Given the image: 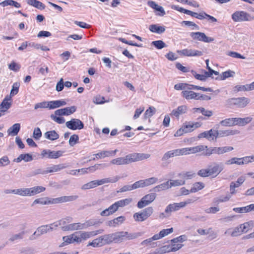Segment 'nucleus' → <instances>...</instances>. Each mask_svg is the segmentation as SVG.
<instances>
[{
  "label": "nucleus",
  "instance_id": "f257e3e1",
  "mask_svg": "<svg viewBox=\"0 0 254 254\" xmlns=\"http://www.w3.org/2000/svg\"><path fill=\"white\" fill-rule=\"evenodd\" d=\"M107 245L112 243H120L127 240L136 239L141 235L138 233H128L127 231H120L114 233L104 235Z\"/></svg>",
  "mask_w": 254,
  "mask_h": 254
},
{
  "label": "nucleus",
  "instance_id": "f03ea898",
  "mask_svg": "<svg viewBox=\"0 0 254 254\" xmlns=\"http://www.w3.org/2000/svg\"><path fill=\"white\" fill-rule=\"evenodd\" d=\"M150 155L144 153H132L126 155L124 157H119L112 160L111 163L118 165L128 164L149 158Z\"/></svg>",
  "mask_w": 254,
  "mask_h": 254
},
{
  "label": "nucleus",
  "instance_id": "7ed1b4c3",
  "mask_svg": "<svg viewBox=\"0 0 254 254\" xmlns=\"http://www.w3.org/2000/svg\"><path fill=\"white\" fill-rule=\"evenodd\" d=\"M65 223V221H61L59 223L57 222L51 224L50 225H42L39 227L36 231L30 236L29 239L30 240H34L37 238L39 237L40 236L47 233L48 232L51 231L54 229V228H56L59 225H64Z\"/></svg>",
  "mask_w": 254,
  "mask_h": 254
},
{
  "label": "nucleus",
  "instance_id": "20e7f679",
  "mask_svg": "<svg viewBox=\"0 0 254 254\" xmlns=\"http://www.w3.org/2000/svg\"><path fill=\"white\" fill-rule=\"evenodd\" d=\"M234 149L232 146H223V147H210L205 148V151L202 153V154L209 156L212 154L222 155L225 153L231 151Z\"/></svg>",
  "mask_w": 254,
  "mask_h": 254
},
{
  "label": "nucleus",
  "instance_id": "39448f33",
  "mask_svg": "<svg viewBox=\"0 0 254 254\" xmlns=\"http://www.w3.org/2000/svg\"><path fill=\"white\" fill-rule=\"evenodd\" d=\"M232 19L235 22L250 21L254 19V16L244 11H236L232 15Z\"/></svg>",
  "mask_w": 254,
  "mask_h": 254
},
{
  "label": "nucleus",
  "instance_id": "423d86ee",
  "mask_svg": "<svg viewBox=\"0 0 254 254\" xmlns=\"http://www.w3.org/2000/svg\"><path fill=\"white\" fill-rule=\"evenodd\" d=\"M250 101L248 98L243 97L229 99L227 100V103L230 106L235 105L238 108H244L250 103Z\"/></svg>",
  "mask_w": 254,
  "mask_h": 254
},
{
  "label": "nucleus",
  "instance_id": "0eeeda50",
  "mask_svg": "<svg viewBox=\"0 0 254 254\" xmlns=\"http://www.w3.org/2000/svg\"><path fill=\"white\" fill-rule=\"evenodd\" d=\"M205 148H207L206 145H198L194 147H187L181 148L182 155L190 154V153H196L199 152L205 151Z\"/></svg>",
  "mask_w": 254,
  "mask_h": 254
},
{
  "label": "nucleus",
  "instance_id": "6e6552de",
  "mask_svg": "<svg viewBox=\"0 0 254 254\" xmlns=\"http://www.w3.org/2000/svg\"><path fill=\"white\" fill-rule=\"evenodd\" d=\"M190 36L194 40L206 43H210L214 40V38L207 37L204 33L200 32H191L190 34Z\"/></svg>",
  "mask_w": 254,
  "mask_h": 254
},
{
  "label": "nucleus",
  "instance_id": "1a4fd4ad",
  "mask_svg": "<svg viewBox=\"0 0 254 254\" xmlns=\"http://www.w3.org/2000/svg\"><path fill=\"white\" fill-rule=\"evenodd\" d=\"M66 126L72 130L81 129L84 128V124L78 119H72L66 122Z\"/></svg>",
  "mask_w": 254,
  "mask_h": 254
},
{
  "label": "nucleus",
  "instance_id": "9d476101",
  "mask_svg": "<svg viewBox=\"0 0 254 254\" xmlns=\"http://www.w3.org/2000/svg\"><path fill=\"white\" fill-rule=\"evenodd\" d=\"M62 151H51L50 150L44 149L41 154L43 157H47L49 159H57L63 155Z\"/></svg>",
  "mask_w": 254,
  "mask_h": 254
},
{
  "label": "nucleus",
  "instance_id": "9b49d317",
  "mask_svg": "<svg viewBox=\"0 0 254 254\" xmlns=\"http://www.w3.org/2000/svg\"><path fill=\"white\" fill-rule=\"evenodd\" d=\"M177 53L180 55L187 57H200L203 55L202 52L191 49H185L182 50H178Z\"/></svg>",
  "mask_w": 254,
  "mask_h": 254
},
{
  "label": "nucleus",
  "instance_id": "f8f14e48",
  "mask_svg": "<svg viewBox=\"0 0 254 254\" xmlns=\"http://www.w3.org/2000/svg\"><path fill=\"white\" fill-rule=\"evenodd\" d=\"M180 155H182L181 149L170 150L164 153L161 158V160L163 162L166 163L169 159Z\"/></svg>",
  "mask_w": 254,
  "mask_h": 254
},
{
  "label": "nucleus",
  "instance_id": "ddd939ff",
  "mask_svg": "<svg viewBox=\"0 0 254 254\" xmlns=\"http://www.w3.org/2000/svg\"><path fill=\"white\" fill-rule=\"evenodd\" d=\"M76 110V107L72 106L70 107L58 109L55 111V114L58 116H68L74 113Z\"/></svg>",
  "mask_w": 254,
  "mask_h": 254
},
{
  "label": "nucleus",
  "instance_id": "4468645a",
  "mask_svg": "<svg viewBox=\"0 0 254 254\" xmlns=\"http://www.w3.org/2000/svg\"><path fill=\"white\" fill-rule=\"evenodd\" d=\"M201 126V124L198 122H186L182 126L185 133L190 132Z\"/></svg>",
  "mask_w": 254,
  "mask_h": 254
},
{
  "label": "nucleus",
  "instance_id": "2eb2a0df",
  "mask_svg": "<svg viewBox=\"0 0 254 254\" xmlns=\"http://www.w3.org/2000/svg\"><path fill=\"white\" fill-rule=\"evenodd\" d=\"M83 226V223H71L63 226L62 230L64 231L82 230L84 229Z\"/></svg>",
  "mask_w": 254,
  "mask_h": 254
},
{
  "label": "nucleus",
  "instance_id": "dca6fc26",
  "mask_svg": "<svg viewBox=\"0 0 254 254\" xmlns=\"http://www.w3.org/2000/svg\"><path fill=\"white\" fill-rule=\"evenodd\" d=\"M77 195H69V196H63L56 198H53V202L55 203H59L64 202L72 201L75 200L78 198Z\"/></svg>",
  "mask_w": 254,
  "mask_h": 254
},
{
  "label": "nucleus",
  "instance_id": "f3484780",
  "mask_svg": "<svg viewBox=\"0 0 254 254\" xmlns=\"http://www.w3.org/2000/svg\"><path fill=\"white\" fill-rule=\"evenodd\" d=\"M191 90L183 91L181 93L182 96L187 100H198L199 93H195Z\"/></svg>",
  "mask_w": 254,
  "mask_h": 254
},
{
  "label": "nucleus",
  "instance_id": "a211bd4d",
  "mask_svg": "<svg viewBox=\"0 0 254 254\" xmlns=\"http://www.w3.org/2000/svg\"><path fill=\"white\" fill-rule=\"evenodd\" d=\"M187 111V107L186 106H180L176 109L173 110L170 114V115L171 116H174L177 119H179L180 116L186 113Z\"/></svg>",
  "mask_w": 254,
  "mask_h": 254
},
{
  "label": "nucleus",
  "instance_id": "6ab92c4d",
  "mask_svg": "<svg viewBox=\"0 0 254 254\" xmlns=\"http://www.w3.org/2000/svg\"><path fill=\"white\" fill-rule=\"evenodd\" d=\"M53 199V198H49L48 197L37 198L32 202L31 206H33L36 204H40L42 205L54 204Z\"/></svg>",
  "mask_w": 254,
  "mask_h": 254
},
{
  "label": "nucleus",
  "instance_id": "aec40b11",
  "mask_svg": "<svg viewBox=\"0 0 254 254\" xmlns=\"http://www.w3.org/2000/svg\"><path fill=\"white\" fill-rule=\"evenodd\" d=\"M183 204L181 202L179 203H174L169 204L165 208V212L166 213H171L173 211H176L183 208Z\"/></svg>",
  "mask_w": 254,
  "mask_h": 254
},
{
  "label": "nucleus",
  "instance_id": "412c9836",
  "mask_svg": "<svg viewBox=\"0 0 254 254\" xmlns=\"http://www.w3.org/2000/svg\"><path fill=\"white\" fill-rule=\"evenodd\" d=\"M208 169L210 176L215 175L216 176L223 170V167L222 165L215 163L213 167L209 166Z\"/></svg>",
  "mask_w": 254,
  "mask_h": 254
},
{
  "label": "nucleus",
  "instance_id": "4be33fe9",
  "mask_svg": "<svg viewBox=\"0 0 254 254\" xmlns=\"http://www.w3.org/2000/svg\"><path fill=\"white\" fill-rule=\"evenodd\" d=\"M66 104V102L64 100H56L49 101L48 105L49 109H54L64 106Z\"/></svg>",
  "mask_w": 254,
  "mask_h": 254
},
{
  "label": "nucleus",
  "instance_id": "5701e85b",
  "mask_svg": "<svg viewBox=\"0 0 254 254\" xmlns=\"http://www.w3.org/2000/svg\"><path fill=\"white\" fill-rule=\"evenodd\" d=\"M252 121V118L250 117H247L244 118H234V126H245V125L249 123Z\"/></svg>",
  "mask_w": 254,
  "mask_h": 254
},
{
  "label": "nucleus",
  "instance_id": "b1692460",
  "mask_svg": "<svg viewBox=\"0 0 254 254\" xmlns=\"http://www.w3.org/2000/svg\"><path fill=\"white\" fill-rule=\"evenodd\" d=\"M149 29L153 33L162 34L165 31V26H159L158 24H152L149 26Z\"/></svg>",
  "mask_w": 254,
  "mask_h": 254
},
{
  "label": "nucleus",
  "instance_id": "393cba45",
  "mask_svg": "<svg viewBox=\"0 0 254 254\" xmlns=\"http://www.w3.org/2000/svg\"><path fill=\"white\" fill-rule=\"evenodd\" d=\"M11 100V97L10 96H6L5 98L3 99L2 102H1L0 105V108L2 109L1 111H5L6 110H8L10 108L11 106V103L8 102V101L9 100Z\"/></svg>",
  "mask_w": 254,
  "mask_h": 254
},
{
  "label": "nucleus",
  "instance_id": "a878e982",
  "mask_svg": "<svg viewBox=\"0 0 254 254\" xmlns=\"http://www.w3.org/2000/svg\"><path fill=\"white\" fill-rule=\"evenodd\" d=\"M20 129V125L18 123H16L9 128L7 130L8 135H12L13 136L16 135L18 134Z\"/></svg>",
  "mask_w": 254,
  "mask_h": 254
},
{
  "label": "nucleus",
  "instance_id": "bb28decb",
  "mask_svg": "<svg viewBox=\"0 0 254 254\" xmlns=\"http://www.w3.org/2000/svg\"><path fill=\"white\" fill-rule=\"evenodd\" d=\"M237 130L228 129L225 130H217L218 137L226 136L230 135H234L239 133Z\"/></svg>",
  "mask_w": 254,
  "mask_h": 254
},
{
  "label": "nucleus",
  "instance_id": "cd10ccee",
  "mask_svg": "<svg viewBox=\"0 0 254 254\" xmlns=\"http://www.w3.org/2000/svg\"><path fill=\"white\" fill-rule=\"evenodd\" d=\"M45 190L46 188L42 186H36L29 188V196L36 195L40 192L44 191Z\"/></svg>",
  "mask_w": 254,
  "mask_h": 254
},
{
  "label": "nucleus",
  "instance_id": "c85d7f7f",
  "mask_svg": "<svg viewBox=\"0 0 254 254\" xmlns=\"http://www.w3.org/2000/svg\"><path fill=\"white\" fill-rule=\"evenodd\" d=\"M119 180V177L118 176H116L113 178H105L101 179L100 180H95L97 186L102 185L104 184L109 183H115L117 182Z\"/></svg>",
  "mask_w": 254,
  "mask_h": 254
},
{
  "label": "nucleus",
  "instance_id": "c756f323",
  "mask_svg": "<svg viewBox=\"0 0 254 254\" xmlns=\"http://www.w3.org/2000/svg\"><path fill=\"white\" fill-rule=\"evenodd\" d=\"M45 138L51 140H55L59 138V134L55 130H51L44 133Z\"/></svg>",
  "mask_w": 254,
  "mask_h": 254
},
{
  "label": "nucleus",
  "instance_id": "7c9ffc66",
  "mask_svg": "<svg viewBox=\"0 0 254 254\" xmlns=\"http://www.w3.org/2000/svg\"><path fill=\"white\" fill-rule=\"evenodd\" d=\"M235 74V72L231 70H228L226 71L222 72V73L219 76L215 78L216 80H223L226 78L230 77H233Z\"/></svg>",
  "mask_w": 254,
  "mask_h": 254
},
{
  "label": "nucleus",
  "instance_id": "2f4dec72",
  "mask_svg": "<svg viewBox=\"0 0 254 254\" xmlns=\"http://www.w3.org/2000/svg\"><path fill=\"white\" fill-rule=\"evenodd\" d=\"M191 86H192V84H189L185 83H180L175 84L174 88L177 90H183L185 91L187 90H192V87Z\"/></svg>",
  "mask_w": 254,
  "mask_h": 254
},
{
  "label": "nucleus",
  "instance_id": "473e14b6",
  "mask_svg": "<svg viewBox=\"0 0 254 254\" xmlns=\"http://www.w3.org/2000/svg\"><path fill=\"white\" fill-rule=\"evenodd\" d=\"M27 3L40 10H43L45 8V4L37 0H28Z\"/></svg>",
  "mask_w": 254,
  "mask_h": 254
},
{
  "label": "nucleus",
  "instance_id": "72a5a7b5",
  "mask_svg": "<svg viewBox=\"0 0 254 254\" xmlns=\"http://www.w3.org/2000/svg\"><path fill=\"white\" fill-rule=\"evenodd\" d=\"M169 188H170V186H169V181H167L154 187L151 190L154 192H158L161 190H165Z\"/></svg>",
  "mask_w": 254,
  "mask_h": 254
},
{
  "label": "nucleus",
  "instance_id": "f704fd0d",
  "mask_svg": "<svg viewBox=\"0 0 254 254\" xmlns=\"http://www.w3.org/2000/svg\"><path fill=\"white\" fill-rule=\"evenodd\" d=\"M0 5L3 7L7 5H12L16 8H19L21 6V4L13 0H5L0 2Z\"/></svg>",
  "mask_w": 254,
  "mask_h": 254
},
{
  "label": "nucleus",
  "instance_id": "c9c22d12",
  "mask_svg": "<svg viewBox=\"0 0 254 254\" xmlns=\"http://www.w3.org/2000/svg\"><path fill=\"white\" fill-rule=\"evenodd\" d=\"M254 223L253 221L247 222L240 225V228H242L244 233H247L249 230L252 229L254 226Z\"/></svg>",
  "mask_w": 254,
  "mask_h": 254
},
{
  "label": "nucleus",
  "instance_id": "e433bc0d",
  "mask_svg": "<svg viewBox=\"0 0 254 254\" xmlns=\"http://www.w3.org/2000/svg\"><path fill=\"white\" fill-rule=\"evenodd\" d=\"M133 218L135 221L138 222H143L147 220L141 211L135 213L133 215Z\"/></svg>",
  "mask_w": 254,
  "mask_h": 254
},
{
  "label": "nucleus",
  "instance_id": "4c0bfd02",
  "mask_svg": "<svg viewBox=\"0 0 254 254\" xmlns=\"http://www.w3.org/2000/svg\"><path fill=\"white\" fill-rule=\"evenodd\" d=\"M132 201L131 198H126L119 200L115 202L117 207H123L128 205Z\"/></svg>",
  "mask_w": 254,
  "mask_h": 254
},
{
  "label": "nucleus",
  "instance_id": "58836bf2",
  "mask_svg": "<svg viewBox=\"0 0 254 254\" xmlns=\"http://www.w3.org/2000/svg\"><path fill=\"white\" fill-rule=\"evenodd\" d=\"M204 187V185L201 182H196L193 184L192 187L190 190V192H195L202 190Z\"/></svg>",
  "mask_w": 254,
  "mask_h": 254
},
{
  "label": "nucleus",
  "instance_id": "ea45409f",
  "mask_svg": "<svg viewBox=\"0 0 254 254\" xmlns=\"http://www.w3.org/2000/svg\"><path fill=\"white\" fill-rule=\"evenodd\" d=\"M195 174L192 171H189L187 172H183L179 174V176L183 179H191L194 177Z\"/></svg>",
  "mask_w": 254,
  "mask_h": 254
},
{
  "label": "nucleus",
  "instance_id": "a19ab883",
  "mask_svg": "<svg viewBox=\"0 0 254 254\" xmlns=\"http://www.w3.org/2000/svg\"><path fill=\"white\" fill-rule=\"evenodd\" d=\"M158 179L155 177H151L145 180H142L144 187H148L151 185L155 184Z\"/></svg>",
  "mask_w": 254,
  "mask_h": 254
},
{
  "label": "nucleus",
  "instance_id": "79ce46f5",
  "mask_svg": "<svg viewBox=\"0 0 254 254\" xmlns=\"http://www.w3.org/2000/svg\"><path fill=\"white\" fill-rule=\"evenodd\" d=\"M218 133L217 130L211 129L208 130V138L207 139L209 141L216 140L218 137Z\"/></svg>",
  "mask_w": 254,
  "mask_h": 254
},
{
  "label": "nucleus",
  "instance_id": "37998d69",
  "mask_svg": "<svg viewBox=\"0 0 254 254\" xmlns=\"http://www.w3.org/2000/svg\"><path fill=\"white\" fill-rule=\"evenodd\" d=\"M29 188L18 189H15V194H18L21 196H29Z\"/></svg>",
  "mask_w": 254,
  "mask_h": 254
},
{
  "label": "nucleus",
  "instance_id": "c03bdc74",
  "mask_svg": "<svg viewBox=\"0 0 254 254\" xmlns=\"http://www.w3.org/2000/svg\"><path fill=\"white\" fill-rule=\"evenodd\" d=\"M24 234V231H22L18 234H13L10 237L9 241L13 242L18 240H21L23 238Z\"/></svg>",
  "mask_w": 254,
  "mask_h": 254
},
{
  "label": "nucleus",
  "instance_id": "a18cd8bd",
  "mask_svg": "<svg viewBox=\"0 0 254 254\" xmlns=\"http://www.w3.org/2000/svg\"><path fill=\"white\" fill-rule=\"evenodd\" d=\"M186 183L185 180H170L169 181V186L172 187H177L185 185Z\"/></svg>",
  "mask_w": 254,
  "mask_h": 254
},
{
  "label": "nucleus",
  "instance_id": "49530a36",
  "mask_svg": "<svg viewBox=\"0 0 254 254\" xmlns=\"http://www.w3.org/2000/svg\"><path fill=\"white\" fill-rule=\"evenodd\" d=\"M64 168L65 167L62 164L54 165V166L48 168L47 170V174L49 173L59 171Z\"/></svg>",
  "mask_w": 254,
  "mask_h": 254
},
{
  "label": "nucleus",
  "instance_id": "de8ad7c7",
  "mask_svg": "<svg viewBox=\"0 0 254 254\" xmlns=\"http://www.w3.org/2000/svg\"><path fill=\"white\" fill-rule=\"evenodd\" d=\"M157 49H162L166 47V44L162 40H157L153 41L151 43Z\"/></svg>",
  "mask_w": 254,
  "mask_h": 254
},
{
  "label": "nucleus",
  "instance_id": "09e8293b",
  "mask_svg": "<svg viewBox=\"0 0 254 254\" xmlns=\"http://www.w3.org/2000/svg\"><path fill=\"white\" fill-rule=\"evenodd\" d=\"M96 187H97V185L96 183V181L94 180V181H90V182L83 185L81 187V189L84 190H88V189L96 188Z\"/></svg>",
  "mask_w": 254,
  "mask_h": 254
},
{
  "label": "nucleus",
  "instance_id": "8fccbe9b",
  "mask_svg": "<svg viewBox=\"0 0 254 254\" xmlns=\"http://www.w3.org/2000/svg\"><path fill=\"white\" fill-rule=\"evenodd\" d=\"M225 164L227 165H230L232 164H237L241 165V161L240 158L234 157L226 161Z\"/></svg>",
  "mask_w": 254,
  "mask_h": 254
},
{
  "label": "nucleus",
  "instance_id": "3c124183",
  "mask_svg": "<svg viewBox=\"0 0 254 254\" xmlns=\"http://www.w3.org/2000/svg\"><path fill=\"white\" fill-rule=\"evenodd\" d=\"M220 124L223 126H234V118H228L222 120Z\"/></svg>",
  "mask_w": 254,
  "mask_h": 254
},
{
  "label": "nucleus",
  "instance_id": "603ef678",
  "mask_svg": "<svg viewBox=\"0 0 254 254\" xmlns=\"http://www.w3.org/2000/svg\"><path fill=\"white\" fill-rule=\"evenodd\" d=\"M156 112V109L153 107H150L144 113V118L145 119L152 117Z\"/></svg>",
  "mask_w": 254,
  "mask_h": 254
},
{
  "label": "nucleus",
  "instance_id": "864d4df0",
  "mask_svg": "<svg viewBox=\"0 0 254 254\" xmlns=\"http://www.w3.org/2000/svg\"><path fill=\"white\" fill-rule=\"evenodd\" d=\"M144 214L146 219H148L153 213L154 210L152 207H148L141 211Z\"/></svg>",
  "mask_w": 254,
  "mask_h": 254
},
{
  "label": "nucleus",
  "instance_id": "5fc2aeb1",
  "mask_svg": "<svg viewBox=\"0 0 254 254\" xmlns=\"http://www.w3.org/2000/svg\"><path fill=\"white\" fill-rule=\"evenodd\" d=\"M156 197V194L154 192L146 194L143 196L144 199H146L149 204L154 200Z\"/></svg>",
  "mask_w": 254,
  "mask_h": 254
},
{
  "label": "nucleus",
  "instance_id": "6e6d98bb",
  "mask_svg": "<svg viewBox=\"0 0 254 254\" xmlns=\"http://www.w3.org/2000/svg\"><path fill=\"white\" fill-rule=\"evenodd\" d=\"M233 210L239 213L249 212V205L242 207H235L233 209Z\"/></svg>",
  "mask_w": 254,
  "mask_h": 254
},
{
  "label": "nucleus",
  "instance_id": "4d7b16f0",
  "mask_svg": "<svg viewBox=\"0 0 254 254\" xmlns=\"http://www.w3.org/2000/svg\"><path fill=\"white\" fill-rule=\"evenodd\" d=\"M240 160L241 161L242 165L246 164L249 163L254 161V156H246L244 157L240 158Z\"/></svg>",
  "mask_w": 254,
  "mask_h": 254
},
{
  "label": "nucleus",
  "instance_id": "13d9d810",
  "mask_svg": "<svg viewBox=\"0 0 254 254\" xmlns=\"http://www.w3.org/2000/svg\"><path fill=\"white\" fill-rule=\"evenodd\" d=\"M182 25H185L187 26H192L193 30L196 29V30H199V26L196 25L195 23H194L193 22L189 21H183L182 22Z\"/></svg>",
  "mask_w": 254,
  "mask_h": 254
},
{
  "label": "nucleus",
  "instance_id": "bf43d9fd",
  "mask_svg": "<svg viewBox=\"0 0 254 254\" xmlns=\"http://www.w3.org/2000/svg\"><path fill=\"white\" fill-rule=\"evenodd\" d=\"M58 115L52 114L50 116L51 118L58 124H62L65 122V120L63 117H57Z\"/></svg>",
  "mask_w": 254,
  "mask_h": 254
},
{
  "label": "nucleus",
  "instance_id": "052dcab7",
  "mask_svg": "<svg viewBox=\"0 0 254 254\" xmlns=\"http://www.w3.org/2000/svg\"><path fill=\"white\" fill-rule=\"evenodd\" d=\"M110 154L109 151L104 150L95 154V156L97 159H100L110 156Z\"/></svg>",
  "mask_w": 254,
  "mask_h": 254
},
{
  "label": "nucleus",
  "instance_id": "680f3d73",
  "mask_svg": "<svg viewBox=\"0 0 254 254\" xmlns=\"http://www.w3.org/2000/svg\"><path fill=\"white\" fill-rule=\"evenodd\" d=\"M93 101L96 104H102L106 102L104 97L100 95H97L94 97Z\"/></svg>",
  "mask_w": 254,
  "mask_h": 254
},
{
  "label": "nucleus",
  "instance_id": "e2e57ef3",
  "mask_svg": "<svg viewBox=\"0 0 254 254\" xmlns=\"http://www.w3.org/2000/svg\"><path fill=\"white\" fill-rule=\"evenodd\" d=\"M79 137L76 134L71 135L69 139V144L71 146H73L78 142Z\"/></svg>",
  "mask_w": 254,
  "mask_h": 254
},
{
  "label": "nucleus",
  "instance_id": "0e129e2a",
  "mask_svg": "<svg viewBox=\"0 0 254 254\" xmlns=\"http://www.w3.org/2000/svg\"><path fill=\"white\" fill-rule=\"evenodd\" d=\"M10 160L7 156H4L0 159V167H4L10 164Z\"/></svg>",
  "mask_w": 254,
  "mask_h": 254
},
{
  "label": "nucleus",
  "instance_id": "69168bd1",
  "mask_svg": "<svg viewBox=\"0 0 254 254\" xmlns=\"http://www.w3.org/2000/svg\"><path fill=\"white\" fill-rule=\"evenodd\" d=\"M19 87V83L17 82L14 83L12 85V88L10 91V96H13L18 93Z\"/></svg>",
  "mask_w": 254,
  "mask_h": 254
},
{
  "label": "nucleus",
  "instance_id": "338daca9",
  "mask_svg": "<svg viewBox=\"0 0 254 254\" xmlns=\"http://www.w3.org/2000/svg\"><path fill=\"white\" fill-rule=\"evenodd\" d=\"M149 204L148 202L144 199V198L143 197L138 202L137 204V206L138 208L141 209L146 206L148 205Z\"/></svg>",
  "mask_w": 254,
  "mask_h": 254
},
{
  "label": "nucleus",
  "instance_id": "774afa93",
  "mask_svg": "<svg viewBox=\"0 0 254 254\" xmlns=\"http://www.w3.org/2000/svg\"><path fill=\"white\" fill-rule=\"evenodd\" d=\"M8 68L14 71H17L20 68V65L14 62H12L9 65Z\"/></svg>",
  "mask_w": 254,
  "mask_h": 254
}]
</instances>
